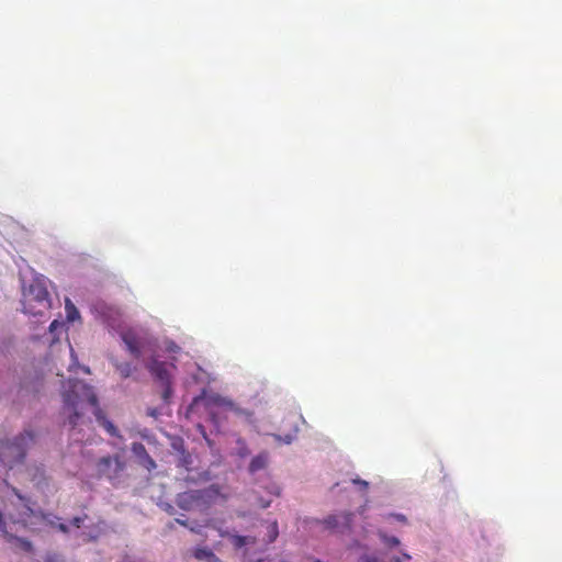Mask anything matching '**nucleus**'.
Listing matches in <instances>:
<instances>
[{
	"label": "nucleus",
	"instance_id": "obj_16",
	"mask_svg": "<svg viewBox=\"0 0 562 562\" xmlns=\"http://www.w3.org/2000/svg\"><path fill=\"white\" fill-rule=\"evenodd\" d=\"M65 310H66V317H67L68 322H75L76 319L80 318L79 311L77 310V307L72 304V302L69 299H66Z\"/></svg>",
	"mask_w": 562,
	"mask_h": 562
},
{
	"label": "nucleus",
	"instance_id": "obj_21",
	"mask_svg": "<svg viewBox=\"0 0 562 562\" xmlns=\"http://www.w3.org/2000/svg\"><path fill=\"white\" fill-rule=\"evenodd\" d=\"M158 505H159L160 507H162L167 513H169V514H173V507H172V505H170L169 503H165V502L159 501V502H158Z\"/></svg>",
	"mask_w": 562,
	"mask_h": 562
},
{
	"label": "nucleus",
	"instance_id": "obj_12",
	"mask_svg": "<svg viewBox=\"0 0 562 562\" xmlns=\"http://www.w3.org/2000/svg\"><path fill=\"white\" fill-rule=\"evenodd\" d=\"M269 461V454L268 452L263 451L254 457L249 464V472L256 473L260 470H263L267 468Z\"/></svg>",
	"mask_w": 562,
	"mask_h": 562
},
{
	"label": "nucleus",
	"instance_id": "obj_24",
	"mask_svg": "<svg viewBox=\"0 0 562 562\" xmlns=\"http://www.w3.org/2000/svg\"><path fill=\"white\" fill-rule=\"evenodd\" d=\"M60 326H61V323H59L58 321H56V319H55V321H53V322L50 323V325H49V330H50L52 333H54V331H55L58 327H60Z\"/></svg>",
	"mask_w": 562,
	"mask_h": 562
},
{
	"label": "nucleus",
	"instance_id": "obj_27",
	"mask_svg": "<svg viewBox=\"0 0 562 562\" xmlns=\"http://www.w3.org/2000/svg\"><path fill=\"white\" fill-rule=\"evenodd\" d=\"M393 516H394L397 520H400V521H403V522H405V521H406V517H405L404 515H402V514H395V515H393Z\"/></svg>",
	"mask_w": 562,
	"mask_h": 562
},
{
	"label": "nucleus",
	"instance_id": "obj_14",
	"mask_svg": "<svg viewBox=\"0 0 562 562\" xmlns=\"http://www.w3.org/2000/svg\"><path fill=\"white\" fill-rule=\"evenodd\" d=\"M231 542L234 546V548L240 549L246 544L255 543L256 539L254 537H249V536L232 535Z\"/></svg>",
	"mask_w": 562,
	"mask_h": 562
},
{
	"label": "nucleus",
	"instance_id": "obj_31",
	"mask_svg": "<svg viewBox=\"0 0 562 562\" xmlns=\"http://www.w3.org/2000/svg\"><path fill=\"white\" fill-rule=\"evenodd\" d=\"M390 562H402L400 558L395 557Z\"/></svg>",
	"mask_w": 562,
	"mask_h": 562
},
{
	"label": "nucleus",
	"instance_id": "obj_6",
	"mask_svg": "<svg viewBox=\"0 0 562 562\" xmlns=\"http://www.w3.org/2000/svg\"><path fill=\"white\" fill-rule=\"evenodd\" d=\"M131 450L135 456L137 463L149 473L157 469L155 460L148 454L142 442H133Z\"/></svg>",
	"mask_w": 562,
	"mask_h": 562
},
{
	"label": "nucleus",
	"instance_id": "obj_32",
	"mask_svg": "<svg viewBox=\"0 0 562 562\" xmlns=\"http://www.w3.org/2000/svg\"><path fill=\"white\" fill-rule=\"evenodd\" d=\"M403 557L406 559V560H409L411 559V555L407 554V553H403Z\"/></svg>",
	"mask_w": 562,
	"mask_h": 562
},
{
	"label": "nucleus",
	"instance_id": "obj_13",
	"mask_svg": "<svg viewBox=\"0 0 562 562\" xmlns=\"http://www.w3.org/2000/svg\"><path fill=\"white\" fill-rule=\"evenodd\" d=\"M196 560H204L206 562H220V559L215 555V553L207 548H198L193 553Z\"/></svg>",
	"mask_w": 562,
	"mask_h": 562
},
{
	"label": "nucleus",
	"instance_id": "obj_4",
	"mask_svg": "<svg viewBox=\"0 0 562 562\" xmlns=\"http://www.w3.org/2000/svg\"><path fill=\"white\" fill-rule=\"evenodd\" d=\"M126 469V463L121 457H103L97 462V473L100 477L110 481L120 480Z\"/></svg>",
	"mask_w": 562,
	"mask_h": 562
},
{
	"label": "nucleus",
	"instance_id": "obj_25",
	"mask_svg": "<svg viewBox=\"0 0 562 562\" xmlns=\"http://www.w3.org/2000/svg\"><path fill=\"white\" fill-rule=\"evenodd\" d=\"M248 453H249V451H248L247 447L243 443V447H240L238 450V454L240 457H246V456H248Z\"/></svg>",
	"mask_w": 562,
	"mask_h": 562
},
{
	"label": "nucleus",
	"instance_id": "obj_18",
	"mask_svg": "<svg viewBox=\"0 0 562 562\" xmlns=\"http://www.w3.org/2000/svg\"><path fill=\"white\" fill-rule=\"evenodd\" d=\"M172 447H173L175 450L179 451L182 454L181 462H182L183 465L187 467L188 464L191 463V456H190V453L186 452L184 445H183L182 440L175 441L172 443Z\"/></svg>",
	"mask_w": 562,
	"mask_h": 562
},
{
	"label": "nucleus",
	"instance_id": "obj_26",
	"mask_svg": "<svg viewBox=\"0 0 562 562\" xmlns=\"http://www.w3.org/2000/svg\"><path fill=\"white\" fill-rule=\"evenodd\" d=\"M364 562H381L376 557H366Z\"/></svg>",
	"mask_w": 562,
	"mask_h": 562
},
{
	"label": "nucleus",
	"instance_id": "obj_1",
	"mask_svg": "<svg viewBox=\"0 0 562 562\" xmlns=\"http://www.w3.org/2000/svg\"><path fill=\"white\" fill-rule=\"evenodd\" d=\"M68 389L63 393L64 412L68 413V422L75 428L82 416V411L86 405L94 408V416L98 423L105 429V431L113 436L120 437L117 428L110 422L103 411L99 407L98 397L92 386L86 384L80 380H69Z\"/></svg>",
	"mask_w": 562,
	"mask_h": 562
},
{
	"label": "nucleus",
	"instance_id": "obj_8",
	"mask_svg": "<svg viewBox=\"0 0 562 562\" xmlns=\"http://www.w3.org/2000/svg\"><path fill=\"white\" fill-rule=\"evenodd\" d=\"M121 337L128 352L135 359H139L142 356V348L144 346L143 339L133 330L122 333Z\"/></svg>",
	"mask_w": 562,
	"mask_h": 562
},
{
	"label": "nucleus",
	"instance_id": "obj_15",
	"mask_svg": "<svg viewBox=\"0 0 562 562\" xmlns=\"http://www.w3.org/2000/svg\"><path fill=\"white\" fill-rule=\"evenodd\" d=\"M116 370L119 371L121 378L123 379H127L130 378L133 372L136 370L135 367H133L131 363L128 362H115L114 363Z\"/></svg>",
	"mask_w": 562,
	"mask_h": 562
},
{
	"label": "nucleus",
	"instance_id": "obj_3",
	"mask_svg": "<svg viewBox=\"0 0 562 562\" xmlns=\"http://www.w3.org/2000/svg\"><path fill=\"white\" fill-rule=\"evenodd\" d=\"M22 304L25 314L42 315L50 306L46 286L41 281L34 280L24 289Z\"/></svg>",
	"mask_w": 562,
	"mask_h": 562
},
{
	"label": "nucleus",
	"instance_id": "obj_22",
	"mask_svg": "<svg viewBox=\"0 0 562 562\" xmlns=\"http://www.w3.org/2000/svg\"><path fill=\"white\" fill-rule=\"evenodd\" d=\"M85 518H87V516L85 515V517H75L72 520H71V525L74 527H77L79 528L82 524V521L85 520Z\"/></svg>",
	"mask_w": 562,
	"mask_h": 562
},
{
	"label": "nucleus",
	"instance_id": "obj_23",
	"mask_svg": "<svg viewBox=\"0 0 562 562\" xmlns=\"http://www.w3.org/2000/svg\"><path fill=\"white\" fill-rule=\"evenodd\" d=\"M271 504V499L265 501L263 498L259 499V508L265 509L269 507Z\"/></svg>",
	"mask_w": 562,
	"mask_h": 562
},
{
	"label": "nucleus",
	"instance_id": "obj_19",
	"mask_svg": "<svg viewBox=\"0 0 562 562\" xmlns=\"http://www.w3.org/2000/svg\"><path fill=\"white\" fill-rule=\"evenodd\" d=\"M268 532H267V539H266V542L267 543H271L273 542L278 536H279V529H278V522L277 521H273L271 522L268 527Z\"/></svg>",
	"mask_w": 562,
	"mask_h": 562
},
{
	"label": "nucleus",
	"instance_id": "obj_2",
	"mask_svg": "<svg viewBox=\"0 0 562 562\" xmlns=\"http://www.w3.org/2000/svg\"><path fill=\"white\" fill-rule=\"evenodd\" d=\"M34 441V434L25 431L12 441L0 445V461L4 467L12 469L15 464L23 462L26 448Z\"/></svg>",
	"mask_w": 562,
	"mask_h": 562
},
{
	"label": "nucleus",
	"instance_id": "obj_33",
	"mask_svg": "<svg viewBox=\"0 0 562 562\" xmlns=\"http://www.w3.org/2000/svg\"><path fill=\"white\" fill-rule=\"evenodd\" d=\"M210 492L215 493V492H218V491L216 488H214V486H212Z\"/></svg>",
	"mask_w": 562,
	"mask_h": 562
},
{
	"label": "nucleus",
	"instance_id": "obj_34",
	"mask_svg": "<svg viewBox=\"0 0 562 562\" xmlns=\"http://www.w3.org/2000/svg\"><path fill=\"white\" fill-rule=\"evenodd\" d=\"M258 562H263L262 560H259Z\"/></svg>",
	"mask_w": 562,
	"mask_h": 562
},
{
	"label": "nucleus",
	"instance_id": "obj_17",
	"mask_svg": "<svg viewBox=\"0 0 562 562\" xmlns=\"http://www.w3.org/2000/svg\"><path fill=\"white\" fill-rule=\"evenodd\" d=\"M214 402L217 404V405H221V406H224L233 412H235L236 414H246V415H250V413H247L245 412L244 409H240L238 407L235 406V404L232 402V401H228L226 398H223V397H220L217 396Z\"/></svg>",
	"mask_w": 562,
	"mask_h": 562
},
{
	"label": "nucleus",
	"instance_id": "obj_10",
	"mask_svg": "<svg viewBox=\"0 0 562 562\" xmlns=\"http://www.w3.org/2000/svg\"><path fill=\"white\" fill-rule=\"evenodd\" d=\"M0 532L1 535L8 540V541H12L14 540L16 542V546L25 551V552H32L33 550V546L30 541L23 539V538H18V537H14L12 533H10L7 528H5V524L3 522V517H2V514L0 513Z\"/></svg>",
	"mask_w": 562,
	"mask_h": 562
},
{
	"label": "nucleus",
	"instance_id": "obj_11",
	"mask_svg": "<svg viewBox=\"0 0 562 562\" xmlns=\"http://www.w3.org/2000/svg\"><path fill=\"white\" fill-rule=\"evenodd\" d=\"M341 484L344 485L342 490L352 488V490H356L358 492H364V491H367L369 488V482H367L364 480H360L358 477L346 479V480H344L341 482ZM336 485L340 486V483H337Z\"/></svg>",
	"mask_w": 562,
	"mask_h": 562
},
{
	"label": "nucleus",
	"instance_id": "obj_9",
	"mask_svg": "<svg viewBox=\"0 0 562 562\" xmlns=\"http://www.w3.org/2000/svg\"><path fill=\"white\" fill-rule=\"evenodd\" d=\"M16 496V504L21 506V510L18 513V515H13L9 513L10 519L13 521V524H21L23 526L27 525V518L31 516H35V512L26 504V498L24 494L18 493Z\"/></svg>",
	"mask_w": 562,
	"mask_h": 562
},
{
	"label": "nucleus",
	"instance_id": "obj_28",
	"mask_svg": "<svg viewBox=\"0 0 562 562\" xmlns=\"http://www.w3.org/2000/svg\"><path fill=\"white\" fill-rule=\"evenodd\" d=\"M204 494H191V497L194 502H198L200 498H203Z\"/></svg>",
	"mask_w": 562,
	"mask_h": 562
},
{
	"label": "nucleus",
	"instance_id": "obj_7",
	"mask_svg": "<svg viewBox=\"0 0 562 562\" xmlns=\"http://www.w3.org/2000/svg\"><path fill=\"white\" fill-rule=\"evenodd\" d=\"M352 515L349 513H342L339 515H330L324 519V525L327 529L336 532H344L350 528Z\"/></svg>",
	"mask_w": 562,
	"mask_h": 562
},
{
	"label": "nucleus",
	"instance_id": "obj_20",
	"mask_svg": "<svg viewBox=\"0 0 562 562\" xmlns=\"http://www.w3.org/2000/svg\"><path fill=\"white\" fill-rule=\"evenodd\" d=\"M379 536L383 543L386 544L387 547H397L400 544V540L396 537H390L383 531H379Z\"/></svg>",
	"mask_w": 562,
	"mask_h": 562
},
{
	"label": "nucleus",
	"instance_id": "obj_29",
	"mask_svg": "<svg viewBox=\"0 0 562 562\" xmlns=\"http://www.w3.org/2000/svg\"><path fill=\"white\" fill-rule=\"evenodd\" d=\"M58 529H59L60 531H63V532H67V531H68V528H67V526H66L65 524H59V525H58Z\"/></svg>",
	"mask_w": 562,
	"mask_h": 562
},
{
	"label": "nucleus",
	"instance_id": "obj_30",
	"mask_svg": "<svg viewBox=\"0 0 562 562\" xmlns=\"http://www.w3.org/2000/svg\"><path fill=\"white\" fill-rule=\"evenodd\" d=\"M292 439H293V438H292V436H291V435H286L283 441H284L285 443H290V442L292 441Z\"/></svg>",
	"mask_w": 562,
	"mask_h": 562
},
{
	"label": "nucleus",
	"instance_id": "obj_5",
	"mask_svg": "<svg viewBox=\"0 0 562 562\" xmlns=\"http://www.w3.org/2000/svg\"><path fill=\"white\" fill-rule=\"evenodd\" d=\"M147 368L149 372L160 381L164 385V398L167 400L168 396L171 393V386H170V375L167 369V364L162 361H158L156 359H153L148 364Z\"/></svg>",
	"mask_w": 562,
	"mask_h": 562
}]
</instances>
